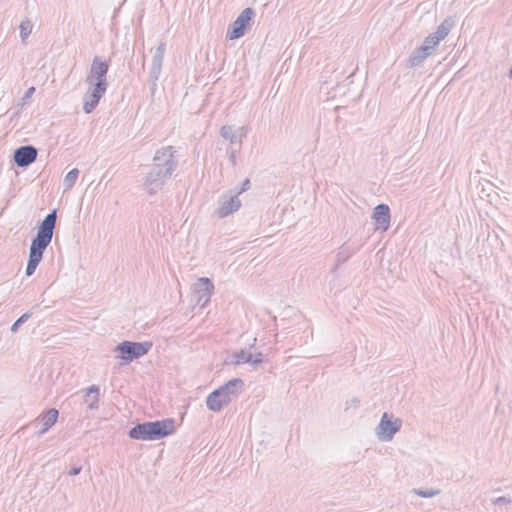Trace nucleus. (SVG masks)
Listing matches in <instances>:
<instances>
[{
	"mask_svg": "<svg viewBox=\"0 0 512 512\" xmlns=\"http://www.w3.org/2000/svg\"><path fill=\"white\" fill-rule=\"evenodd\" d=\"M174 431V419L167 418L138 423L129 430L128 436L134 440L155 441L173 434Z\"/></svg>",
	"mask_w": 512,
	"mask_h": 512,
	"instance_id": "f257e3e1",
	"label": "nucleus"
},
{
	"mask_svg": "<svg viewBox=\"0 0 512 512\" xmlns=\"http://www.w3.org/2000/svg\"><path fill=\"white\" fill-rule=\"evenodd\" d=\"M56 220L57 210L53 209L39 224L37 234L32 239L29 254L43 258L44 251L52 241Z\"/></svg>",
	"mask_w": 512,
	"mask_h": 512,
	"instance_id": "f03ea898",
	"label": "nucleus"
},
{
	"mask_svg": "<svg viewBox=\"0 0 512 512\" xmlns=\"http://www.w3.org/2000/svg\"><path fill=\"white\" fill-rule=\"evenodd\" d=\"M152 346L153 344L150 341L133 342L125 340L114 348V352L122 360V364H129L133 360L146 355Z\"/></svg>",
	"mask_w": 512,
	"mask_h": 512,
	"instance_id": "7ed1b4c3",
	"label": "nucleus"
},
{
	"mask_svg": "<svg viewBox=\"0 0 512 512\" xmlns=\"http://www.w3.org/2000/svg\"><path fill=\"white\" fill-rule=\"evenodd\" d=\"M176 153L175 147L170 145L157 149L151 165L172 175L178 166Z\"/></svg>",
	"mask_w": 512,
	"mask_h": 512,
	"instance_id": "20e7f679",
	"label": "nucleus"
},
{
	"mask_svg": "<svg viewBox=\"0 0 512 512\" xmlns=\"http://www.w3.org/2000/svg\"><path fill=\"white\" fill-rule=\"evenodd\" d=\"M172 175L169 173H166V171H162L158 169L157 167H154L150 165L148 167V171L144 177L143 186L146 192L150 195L156 194L158 191H160L163 186L165 185V182L171 177Z\"/></svg>",
	"mask_w": 512,
	"mask_h": 512,
	"instance_id": "39448f33",
	"label": "nucleus"
},
{
	"mask_svg": "<svg viewBox=\"0 0 512 512\" xmlns=\"http://www.w3.org/2000/svg\"><path fill=\"white\" fill-rule=\"evenodd\" d=\"M109 70V62L102 60L99 56H95L92 60L89 74L86 77L88 85H99L107 88V73Z\"/></svg>",
	"mask_w": 512,
	"mask_h": 512,
	"instance_id": "423d86ee",
	"label": "nucleus"
},
{
	"mask_svg": "<svg viewBox=\"0 0 512 512\" xmlns=\"http://www.w3.org/2000/svg\"><path fill=\"white\" fill-rule=\"evenodd\" d=\"M254 15L255 12L252 8H245L228 28L227 37L230 40L239 39L242 37L246 30L250 27V23Z\"/></svg>",
	"mask_w": 512,
	"mask_h": 512,
	"instance_id": "0eeeda50",
	"label": "nucleus"
},
{
	"mask_svg": "<svg viewBox=\"0 0 512 512\" xmlns=\"http://www.w3.org/2000/svg\"><path fill=\"white\" fill-rule=\"evenodd\" d=\"M401 426L402 421L399 418L393 420L392 416L385 412L376 428V435L380 441H391Z\"/></svg>",
	"mask_w": 512,
	"mask_h": 512,
	"instance_id": "6e6552de",
	"label": "nucleus"
},
{
	"mask_svg": "<svg viewBox=\"0 0 512 512\" xmlns=\"http://www.w3.org/2000/svg\"><path fill=\"white\" fill-rule=\"evenodd\" d=\"M88 86V90L83 97V110L86 114H90L98 106L100 99L103 97L107 89L99 85Z\"/></svg>",
	"mask_w": 512,
	"mask_h": 512,
	"instance_id": "1a4fd4ad",
	"label": "nucleus"
},
{
	"mask_svg": "<svg viewBox=\"0 0 512 512\" xmlns=\"http://www.w3.org/2000/svg\"><path fill=\"white\" fill-rule=\"evenodd\" d=\"M194 293L197 296V304L204 307L209 301L214 290L212 281L207 277H201L193 285Z\"/></svg>",
	"mask_w": 512,
	"mask_h": 512,
	"instance_id": "9d476101",
	"label": "nucleus"
},
{
	"mask_svg": "<svg viewBox=\"0 0 512 512\" xmlns=\"http://www.w3.org/2000/svg\"><path fill=\"white\" fill-rule=\"evenodd\" d=\"M38 155V150L32 145H24L13 153V160L18 167L24 168L32 164Z\"/></svg>",
	"mask_w": 512,
	"mask_h": 512,
	"instance_id": "9b49d317",
	"label": "nucleus"
},
{
	"mask_svg": "<svg viewBox=\"0 0 512 512\" xmlns=\"http://www.w3.org/2000/svg\"><path fill=\"white\" fill-rule=\"evenodd\" d=\"M220 135L230 142L231 147H241L243 139L247 136V129L244 126L235 129L233 126L224 125L220 129Z\"/></svg>",
	"mask_w": 512,
	"mask_h": 512,
	"instance_id": "f8f14e48",
	"label": "nucleus"
},
{
	"mask_svg": "<svg viewBox=\"0 0 512 512\" xmlns=\"http://www.w3.org/2000/svg\"><path fill=\"white\" fill-rule=\"evenodd\" d=\"M372 218L375 220V230L387 231L390 224V209L388 205L378 204L373 210Z\"/></svg>",
	"mask_w": 512,
	"mask_h": 512,
	"instance_id": "ddd939ff",
	"label": "nucleus"
},
{
	"mask_svg": "<svg viewBox=\"0 0 512 512\" xmlns=\"http://www.w3.org/2000/svg\"><path fill=\"white\" fill-rule=\"evenodd\" d=\"M241 206V202L238 195L222 197L220 207L217 209V215L219 218H224L229 214L237 211Z\"/></svg>",
	"mask_w": 512,
	"mask_h": 512,
	"instance_id": "4468645a",
	"label": "nucleus"
},
{
	"mask_svg": "<svg viewBox=\"0 0 512 512\" xmlns=\"http://www.w3.org/2000/svg\"><path fill=\"white\" fill-rule=\"evenodd\" d=\"M243 386L244 382L242 379L234 378L220 386L218 389H216V391H220L221 394L225 396V398H229V401H231L233 397L238 396Z\"/></svg>",
	"mask_w": 512,
	"mask_h": 512,
	"instance_id": "2eb2a0df",
	"label": "nucleus"
},
{
	"mask_svg": "<svg viewBox=\"0 0 512 512\" xmlns=\"http://www.w3.org/2000/svg\"><path fill=\"white\" fill-rule=\"evenodd\" d=\"M229 403V398H225V396H223L220 391L216 390L211 392L206 399V405L208 409L213 412L221 411Z\"/></svg>",
	"mask_w": 512,
	"mask_h": 512,
	"instance_id": "dca6fc26",
	"label": "nucleus"
},
{
	"mask_svg": "<svg viewBox=\"0 0 512 512\" xmlns=\"http://www.w3.org/2000/svg\"><path fill=\"white\" fill-rule=\"evenodd\" d=\"M59 416V412L55 408L49 409L46 413L40 415L42 429L38 431V436L45 434L52 426L55 425Z\"/></svg>",
	"mask_w": 512,
	"mask_h": 512,
	"instance_id": "f3484780",
	"label": "nucleus"
},
{
	"mask_svg": "<svg viewBox=\"0 0 512 512\" xmlns=\"http://www.w3.org/2000/svg\"><path fill=\"white\" fill-rule=\"evenodd\" d=\"M427 51H428L427 47H421V46L414 49L407 60L408 66L411 68L421 66L423 64V62L428 57L431 56V54L428 53Z\"/></svg>",
	"mask_w": 512,
	"mask_h": 512,
	"instance_id": "a211bd4d",
	"label": "nucleus"
},
{
	"mask_svg": "<svg viewBox=\"0 0 512 512\" xmlns=\"http://www.w3.org/2000/svg\"><path fill=\"white\" fill-rule=\"evenodd\" d=\"M454 26H455L454 17L448 16L441 22V24L437 27L436 31L433 32L432 34L434 36H436L437 38H439V42H441L449 35L451 30L454 28Z\"/></svg>",
	"mask_w": 512,
	"mask_h": 512,
	"instance_id": "6ab92c4d",
	"label": "nucleus"
},
{
	"mask_svg": "<svg viewBox=\"0 0 512 512\" xmlns=\"http://www.w3.org/2000/svg\"><path fill=\"white\" fill-rule=\"evenodd\" d=\"M98 400H99V387L96 385H91L86 389L85 393V402L88 403V408L91 410L98 409Z\"/></svg>",
	"mask_w": 512,
	"mask_h": 512,
	"instance_id": "aec40b11",
	"label": "nucleus"
},
{
	"mask_svg": "<svg viewBox=\"0 0 512 512\" xmlns=\"http://www.w3.org/2000/svg\"><path fill=\"white\" fill-rule=\"evenodd\" d=\"M250 361H252V353L245 349L234 352L230 358V363L233 365L250 364Z\"/></svg>",
	"mask_w": 512,
	"mask_h": 512,
	"instance_id": "412c9836",
	"label": "nucleus"
},
{
	"mask_svg": "<svg viewBox=\"0 0 512 512\" xmlns=\"http://www.w3.org/2000/svg\"><path fill=\"white\" fill-rule=\"evenodd\" d=\"M353 253H354V251L351 250L348 246H345V245L341 246L336 255V265L334 266L332 271L335 272L338 265L347 261Z\"/></svg>",
	"mask_w": 512,
	"mask_h": 512,
	"instance_id": "4be33fe9",
	"label": "nucleus"
},
{
	"mask_svg": "<svg viewBox=\"0 0 512 512\" xmlns=\"http://www.w3.org/2000/svg\"><path fill=\"white\" fill-rule=\"evenodd\" d=\"M78 175H79V170L77 168L70 170L66 174V176L63 180V186H64L65 191L70 190L75 185Z\"/></svg>",
	"mask_w": 512,
	"mask_h": 512,
	"instance_id": "5701e85b",
	"label": "nucleus"
},
{
	"mask_svg": "<svg viewBox=\"0 0 512 512\" xmlns=\"http://www.w3.org/2000/svg\"><path fill=\"white\" fill-rule=\"evenodd\" d=\"M439 43V38H437L431 33L427 37H425L421 47H427V52L433 55Z\"/></svg>",
	"mask_w": 512,
	"mask_h": 512,
	"instance_id": "b1692460",
	"label": "nucleus"
},
{
	"mask_svg": "<svg viewBox=\"0 0 512 512\" xmlns=\"http://www.w3.org/2000/svg\"><path fill=\"white\" fill-rule=\"evenodd\" d=\"M165 51H166V43L162 41L159 43V45L156 47V49L153 53L152 63L162 65Z\"/></svg>",
	"mask_w": 512,
	"mask_h": 512,
	"instance_id": "393cba45",
	"label": "nucleus"
},
{
	"mask_svg": "<svg viewBox=\"0 0 512 512\" xmlns=\"http://www.w3.org/2000/svg\"><path fill=\"white\" fill-rule=\"evenodd\" d=\"M19 28L21 40L25 42L32 32L33 24L29 19H24L21 21Z\"/></svg>",
	"mask_w": 512,
	"mask_h": 512,
	"instance_id": "a878e982",
	"label": "nucleus"
},
{
	"mask_svg": "<svg viewBox=\"0 0 512 512\" xmlns=\"http://www.w3.org/2000/svg\"><path fill=\"white\" fill-rule=\"evenodd\" d=\"M161 70H162V65L153 64V63L151 64V69H150V73H149V81L152 84V91H154V89L156 87V83L161 74Z\"/></svg>",
	"mask_w": 512,
	"mask_h": 512,
	"instance_id": "bb28decb",
	"label": "nucleus"
},
{
	"mask_svg": "<svg viewBox=\"0 0 512 512\" xmlns=\"http://www.w3.org/2000/svg\"><path fill=\"white\" fill-rule=\"evenodd\" d=\"M41 260H42L41 258L29 254L25 274L27 276H31L35 272V270H36L37 266L39 265V263L41 262Z\"/></svg>",
	"mask_w": 512,
	"mask_h": 512,
	"instance_id": "cd10ccee",
	"label": "nucleus"
},
{
	"mask_svg": "<svg viewBox=\"0 0 512 512\" xmlns=\"http://www.w3.org/2000/svg\"><path fill=\"white\" fill-rule=\"evenodd\" d=\"M413 492L422 498H431L439 495L441 491L439 489H413Z\"/></svg>",
	"mask_w": 512,
	"mask_h": 512,
	"instance_id": "c85d7f7f",
	"label": "nucleus"
},
{
	"mask_svg": "<svg viewBox=\"0 0 512 512\" xmlns=\"http://www.w3.org/2000/svg\"><path fill=\"white\" fill-rule=\"evenodd\" d=\"M31 317V313L22 314L11 326V332H17L18 328Z\"/></svg>",
	"mask_w": 512,
	"mask_h": 512,
	"instance_id": "c756f323",
	"label": "nucleus"
},
{
	"mask_svg": "<svg viewBox=\"0 0 512 512\" xmlns=\"http://www.w3.org/2000/svg\"><path fill=\"white\" fill-rule=\"evenodd\" d=\"M240 150H241V147H231L228 150V158L233 166L236 165V155H237V153L240 152Z\"/></svg>",
	"mask_w": 512,
	"mask_h": 512,
	"instance_id": "7c9ffc66",
	"label": "nucleus"
},
{
	"mask_svg": "<svg viewBox=\"0 0 512 512\" xmlns=\"http://www.w3.org/2000/svg\"><path fill=\"white\" fill-rule=\"evenodd\" d=\"M34 92H35V87H33V86L26 90L23 97L21 98V106H24L30 100V98L33 96Z\"/></svg>",
	"mask_w": 512,
	"mask_h": 512,
	"instance_id": "2f4dec72",
	"label": "nucleus"
},
{
	"mask_svg": "<svg viewBox=\"0 0 512 512\" xmlns=\"http://www.w3.org/2000/svg\"><path fill=\"white\" fill-rule=\"evenodd\" d=\"M263 362V355L262 353H257V354H252V361H250V364L253 365V366H257L259 365L260 363Z\"/></svg>",
	"mask_w": 512,
	"mask_h": 512,
	"instance_id": "473e14b6",
	"label": "nucleus"
},
{
	"mask_svg": "<svg viewBox=\"0 0 512 512\" xmlns=\"http://www.w3.org/2000/svg\"><path fill=\"white\" fill-rule=\"evenodd\" d=\"M81 470H82V467H81V466H78V467H72V468L69 470L68 474H69V475H71V476H75V475L80 474Z\"/></svg>",
	"mask_w": 512,
	"mask_h": 512,
	"instance_id": "72a5a7b5",
	"label": "nucleus"
},
{
	"mask_svg": "<svg viewBox=\"0 0 512 512\" xmlns=\"http://www.w3.org/2000/svg\"><path fill=\"white\" fill-rule=\"evenodd\" d=\"M249 188H250V181H249V179H246V180L243 182V184H242V188H241V190L238 192V194H240V193H242V192H244V191L248 190Z\"/></svg>",
	"mask_w": 512,
	"mask_h": 512,
	"instance_id": "f704fd0d",
	"label": "nucleus"
},
{
	"mask_svg": "<svg viewBox=\"0 0 512 512\" xmlns=\"http://www.w3.org/2000/svg\"><path fill=\"white\" fill-rule=\"evenodd\" d=\"M350 405L353 406L354 408H358L360 405V401L358 399L354 398L351 400Z\"/></svg>",
	"mask_w": 512,
	"mask_h": 512,
	"instance_id": "c9c22d12",
	"label": "nucleus"
},
{
	"mask_svg": "<svg viewBox=\"0 0 512 512\" xmlns=\"http://www.w3.org/2000/svg\"><path fill=\"white\" fill-rule=\"evenodd\" d=\"M505 501H506L505 497H499L497 499V502H505Z\"/></svg>",
	"mask_w": 512,
	"mask_h": 512,
	"instance_id": "e433bc0d",
	"label": "nucleus"
}]
</instances>
